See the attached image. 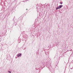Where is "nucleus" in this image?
Wrapping results in <instances>:
<instances>
[{"label":"nucleus","instance_id":"1","mask_svg":"<svg viewBox=\"0 0 73 73\" xmlns=\"http://www.w3.org/2000/svg\"><path fill=\"white\" fill-rule=\"evenodd\" d=\"M22 54L21 53H19L18 55H17V56L18 57H20L21 56V55Z\"/></svg>","mask_w":73,"mask_h":73},{"label":"nucleus","instance_id":"2","mask_svg":"<svg viewBox=\"0 0 73 73\" xmlns=\"http://www.w3.org/2000/svg\"><path fill=\"white\" fill-rule=\"evenodd\" d=\"M58 6L59 8V9H60V8H62V7H63V6L62 5H60Z\"/></svg>","mask_w":73,"mask_h":73},{"label":"nucleus","instance_id":"3","mask_svg":"<svg viewBox=\"0 0 73 73\" xmlns=\"http://www.w3.org/2000/svg\"><path fill=\"white\" fill-rule=\"evenodd\" d=\"M60 9V8L59 7V6H58L56 8V10H57V9Z\"/></svg>","mask_w":73,"mask_h":73},{"label":"nucleus","instance_id":"4","mask_svg":"<svg viewBox=\"0 0 73 73\" xmlns=\"http://www.w3.org/2000/svg\"><path fill=\"white\" fill-rule=\"evenodd\" d=\"M8 73H11V72L10 71H8Z\"/></svg>","mask_w":73,"mask_h":73},{"label":"nucleus","instance_id":"5","mask_svg":"<svg viewBox=\"0 0 73 73\" xmlns=\"http://www.w3.org/2000/svg\"><path fill=\"white\" fill-rule=\"evenodd\" d=\"M60 4H62V2H60Z\"/></svg>","mask_w":73,"mask_h":73}]
</instances>
